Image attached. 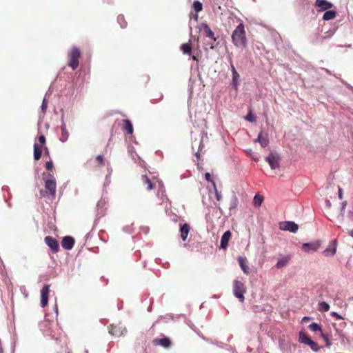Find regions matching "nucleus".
Masks as SVG:
<instances>
[{"label": "nucleus", "instance_id": "f257e3e1", "mask_svg": "<svg viewBox=\"0 0 353 353\" xmlns=\"http://www.w3.org/2000/svg\"><path fill=\"white\" fill-rule=\"evenodd\" d=\"M43 179L45 181V189L40 191V194L43 197H48L54 199L56 196L57 183L52 174L43 173Z\"/></svg>", "mask_w": 353, "mask_h": 353}, {"label": "nucleus", "instance_id": "f03ea898", "mask_svg": "<svg viewBox=\"0 0 353 353\" xmlns=\"http://www.w3.org/2000/svg\"><path fill=\"white\" fill-rule=\"evenodd\" d=\"M233 44L240 48H245L247 46V38L244 25L241 23L234 29L232 34Z\"/></svg>", "mask_w": 353, "mask_h": 353}, {"label": "nucleus", "instance_id": "7ed1b4c3", "mask_svg": "<svg viewBox=\"0 0 353 353\" xmlns=\"http://www.w3.org/2000/svg\"><path fill=\"white\" fill-rule=\"evenodd\" d=\"M81 51L77 47H72L68 54L69 62L68 65L74 70L79 66V58L81 57Z\"/></svg>", "mask_w": 353, "mask_h": 353}, {"label": "nucleus", "instance_id": "20e7f679", "mask_svg": "<svg viewBox=\"0 0 353 353\" xmlns=\"http://www.w3.org/2000/svg\"><path fill=\"white\" fill-rule=\"evenodd\" d=\"M246 292V288L244 283L240 281L234 280L233 281V292L234 295L241 301L243 302L245 297L244 294Z\"/></svg>", "mask_w": 353, "mask_h": 353}, {"label": "nucleus", "instance_id": "39448f33", "mask_svg": "<svg viewBox=\"0 0 353 353\" xmlns=\"http://www.w3.org/2000/svg\"><path fill=\"white\" fill-rule=\"evenodd\" d=\"M299 341L301 343L309 345L314 352H317L320 349V346L315 341H312L305 332H301L299 333Z\"/></svg>", "mask_w": 353, "mask_h": 353}, {"label": "nucleus", "instance_id": "423d86ee", "mask_svg": "<svg viewBox=\"0 0 353 353\" xmlns=\"http://www.w3.org/2000/svg\"><path fill=\"white\" fill-rule=\"evenodd\" d=\"M109 333L116 337H120L126 332L125 327L121 323L112 324L108 327Z\"/></svg>", "mask_w": 353, "mask_h": 353}, {"label": "nucleus", "instance_id": "0eeeda50", "mask_svg": "<svg viewBox=\"0 0 353 353\" xmlns=\"http://www.w3.org/2000/svg\"><path fill=\"white\" fill-rule=\"evenodd\" d=\"M265 160L270 164L272 169L274 170L279 167L281 157L276 152H271L266 158Z\"/></svg>", "mask_w": 353, "mask_h": 353}, {"label": "nucleus", "instance_id": "6e6552de", "mask_svg": "<svg viewBox=\"0 0 353 353\" xmlns=\"http://www.w3.org/2000/svg\"><path fill=\"white\" fill-rule=\"evenodd\" d=\"M50 285H45L41 290V306L45 307L48 303Z\"/></svg>", "mask_w": 353, "mask_h": 353}, {"label": "nucleus", "instance_id": "1a4fd4ad", "mask_svg": "<svg viewBox=\"0 0 353 353\" xmlns=\"http://www.w3.org/2000/svg\"><path fill=\"white\" fill-rule=\"evenodd\" d=\"M44 241L53 252L56 253L59 251V245L56 239L47 236L45 237Z\"/></svg>", "mask_w": 353, "mask_h": 353}, {"label": "nucleus", "instance_id": "9d476101", "mask_svg": "<svg viewBox=\"0 0 353 353\" xmlns=\"http://www.w3.org/2000/svg\"><path fill=\"white\" fill-rule=\"evenodd\" d=\"M314 6L318 8V12H321L330 9L333 4L326 0H316Z\"/></svg>", "mask_w": 353, "mask_h": 353}, {"label": "nucleus", "instance_id": "9b49d317", "mask_svg": "<svg viewBox=\"0 0 353 353\" xmlns=\"http://www.w3.org/2000/svg\"><path fill=\"white\" fill-rule=\"evenodd\" d=\"M74 245V239L72 237L70 236H66L63 238L61 241V245L64 249L68 250H71L73 248Z\"/></svg>", "mask_w": 353, "mask_h": 353}, {"label": "nucleus", "instance_id": "f8f14e48", "mask_svg": "<svg viewBox=\"0 0 353 353\" xmlns=\"http://www.w3.org/2000/svg\"><path fill=\"white\" fill-rule=\"evenodd\" d=\"M154 345H161L163 347L168 348L171 345V341L169 338L163 337L162 339H154L152 341Z\"/></svg>", "mask_w": 353, "mask_h": 353}, {"label": "nucleus", "instance_id": "ddd939ff", "mask_svg": "<svg viewBox=\"0 0 353 353\" xmlns=\"http://www.w3.org/2000/svg\"><path fill=\"white\" fill-rule=\"evenodd\" d=\"M320 247V243L319 241L314 243H304L302 246L303 250L306 252H315Z\"/></svg>", "mask_w": 353, "mask_h": 353}, {"label": "nucleus", "instance_id": "4468645a", "mask_svg": "<svg viewBox=\"0 0 353 353\" xmlns=\"http://www.w3.org/2000/svg\"><path fill=\"white\" fill-rule=\"evenodd\" d=\"M232 236V233L228 230L223 233L221 239L220 248L225 249L228 246V242Z\"/></svg>", "mask_w": 353, "mask_h": 353}, {"label": "nucleus", "instance_id": "2eb2a0df", "mask_svg": "<svg viewBox=\"0 0 353 353\" xmlns=\"http://www.w3.org/2000/svg\"><path fill=\"white\" fill-rule=\"evenodd\" d=\"M238 262H239V264L243 272L246 275L250 274V269H249V266L248 265L247 259L245 257L239 256L238 258Z\"/></svg>", "mask_w": 353, "mask_h": 353}, {"label": "nucleus", "instance_id": "dca6fc26", "mask_svg": "<svg viewBox=\"0 0 353 353\" xmlns=\"http://www.w3.org/2000/svg\"><path fill=\"white\" fill-rule=\"evenodd\" d=\"M181 238L185 241L190 230V225L188 223L180 224Z\"/></svg>", "mask_w": 353, "mask_h": 353}, {"label": "nucleus", "instance_id": "f3484780", "mask_svg": "<svg viewBox=\"0 0 353 353\" xmlns=\"http://www.w3.org/2000/svg\"><path fill=\"white\" fill-rule=\"evenodd\" d=\"M203 30L205 37H209L211 40L216 41L214 32L210 29L207 23L202 24Z\"/></svg>", "mask_w": 353, "mask_h": 353}, {"label": "nucleus", "instance_id": "a211bd4d", "mask_svg": "<svg viewBox=\"0 0 353 353\" xmlns=\"http://www.w3.org/2000/svg\"><path fill=\"white\" fill-rule=\"evenodd\" d=\"M230 67H231V71L232 73V84L236 87L239 84V74L237 72L234 65L232 63V61H230Z\"/></svg>", "mask_w": 353, "mask_h": 353}, {"label": "nucleus", "instance_id": "6ab92c4d", "mask_svg": "<svg viewBox=\"0 0 353 353\" xmlns=\"http://www.w3.org/2000/svg\"><path fill=\"white\" fill-rule=\"evenodd\" d=\"M122 129L123 130L126 131L128 134H132L133 133L132 124L128 119L123 120Z\"/></svg>", "mask_w": 353, "mask_h": 353}, {"label": "nucleus", "instance_id": "aec40b11", "mask_svg": "<svg viewBox=\"0 0 353 353\" xmlns=\"http://www.w3.org/2000/svg\"><path fill=\"white\" fill-rule=\"evenodd\" d=\"M142 183L144 185H146V190H151L154 188V184L150 181V179L148 177L147 175H141V177Z\"/></svg>", "mask_w": 353, "mask_h": 353}, {"label": "nucleus", "instance_id": "412c9836", "mask_svg": "<svg viewBox=\"0 0 353 353\" xmlns=\"http://www.w3.org/2000/svg\"><path fill=\"white\" fill-rule=\"evenodd\" d=\"M43 148L37 143L34 144V159L38 161L41 159Z\"/></svg>", "mask_w": 353, "mask_h": 353}, {"label": "nucleus", "instance_id": "4be33fe9", "mask_svg": "<svg viewBox=\"0 0 353 353\" xmlns=\"http://www.w3.org/2000/svg\"><path fill=\"white\" fill-rule=\"evenodd\" d=\"M96 168H101L105 165V158L103 155L97 156L93 160Z\"/></svg>", "mask_w": 353, "mask_h": 353}, {"label": "nucleus", "instance_id": "5701e85b", "mask_svg": "<svg viewBox=\"0 0 353 353\" xmlns=\"http://www.w3.org/2000/svg\"><path fill=\"white\" fill-rule=\"evenodd\" d=\"M181 50L185 54L190 55L192 53V45L190 41L188 43H183L181 46Z\"/></svg>", "mask_w": 353, "mask_h": 353}, {"label": "nucleus", "instance_id": "b1692460", "mask_svg": "<svg viewBox=\"0 0 353 353\" xmlns=\"http://www.w3.org/2000/svg\"><path fill=\"white\" fill-rule=\"evenodd\" d=\"M263 201V196L259 194H256L253 199V205L255 207L259 208L261 205Z\"/></svg>", "mask_w": 353, "mask_h": 353}, {"label": "nucleus", "instance_id": "393cba45", "mask_svg": "<svg viewBox=\"0 0 353 353\" xmlns=\"http://www.w3.org/2000/svg\"><path fill=\"white\" fill-rule=\"evenodd\" d=\"M336 15V12L333 10H326L323 16V19L325 21L333 19Z\"/></svg>", "mask_w": 353, "mask_h": 353}, {"label": "nucleus", "instance_id": "a878e982", "mask_svg": "<svg viewBox=\"0 0 353 353\" xmlns=\"http://www.w3.org/2000/svg\"><path fill=\"white\" fill-rule=\"evenodd\" d=\"M218 44L219 43L216 41H214V40H212L211 41L207 42L205 44L204 50L205 51H208L209 48L211 50H214L217 47Z\"/></svg>", "mask_w": 353, "mask_h": 353}, {"label": "nucleus", "instance_id": "bb28decb", "mask_svg": "<svg viewBox=\"0 0 353 353\" xmlns=\"http://www.w3.org/2000/svg\"><path fill=\"white\" fill-rule=\"evenodd\" d=\"M256 141L260 143L261 145L263 148L266 147L268 144V139L266 137H263L262 135V133H260L259 134Z\"/></svg>", "mask_w": 353, "mask_h": 353}, {"label": "nucleus", "instance_id": "cd10ccee", "mask_svg": "<svg viewBox=\"0 0 353 353\" xmlns=\"http://www.w3.org/2000/svg\"><path fill=\"white\" fill-rule=\"evenodd\" d=\"M299 229V225L294 221H288V232L295 233Z\"/></svg>", "mask_w": 353, "mask_h": 353}, {"label": "nucleus", "instance_id": "c85d7f7f", "mask_svg": "<svg viewBox=\"0 0 353 353\" xmlns=\"http://www.w3.org/2000/svg\"><path fill=\"white\" fill-rule=\"evenodd\" d=\"M238 204H239L238 198L235 194H234L230 201V210H231L232 209H234V210L236 209Z\"/></svg>", "mask_w": 353, "mask_h": 353}, {"label": "nucleus", "instance_id": "c756f323", "mask_svg": "<svg viewBox=\"0 0 353 353\" xmlns=\"http://www.w3.org/2000/svg\"><path fill=\"white\" fill-rule=\"evenodd\" d=\"M117 21L120 24V26L122 28H126V26H127V21H125V17H124L123 15L119 14L117 17Z\"/></svg>", "mask_w": 353, "mask_h": 353}, {"label": "nucleus", "instance_id": "7c9ffc66", "mask_svg": "<svg viewBox=\"0 0 353 353\" xmlns=\"http://www.w3.org/2000/svg\"><path fill=\"white\" fill-rule=\"evenodd\" d=\"M319 310L320 311L327 312L330 310V305L325 301H322L319 304Z\"/></svg>", "mask_w": 353, "mask_h": 353}, {"label": "nucleus", "instance_id": "2f4dec72", "mask_svg": "<svg viewBox=\"0 0 353 353\" xmlns=\"http://www.w3.org/2000/svg\"><path fill=\"white\" fill-rule=\"evenodd\" d=\"M192 7L196 12H199L203 10V5L199 1H194Z\"/></svg>", "mask_w": 353, "mask_h": 353}, {"label": "nucleus", "instance_id": "473e14b6", "mask_svg": "<svg viewBox=\"0 0 353 353\" xmlns=\"http://www.w3.org/2000/svg\"><path fill=\"white\" fill-rule=\"evenodd\" d=\"M157 194H161V200L162 203L164 202L165 201L168 200V197L165 194V190H164V187H163V185H161V187L159 188Z\"/></svg>", "mask_w": 353, "mask_h": 353}, {"label": "nucleus", "instance_id": "72a5a7b5", "mask_svg": "<svg viewBox=\"0 0 353 353\" xmlns=\"http://www.w3.org/2000/svg\"><path fill=\"white\" fill-rule=\"evenodd\" d=\"M308 328L312 332H322L321 326L316 323H312L308 326Z\"/></svg>", "mask_w": 353, "mask_h": 353}, {"label": "nucleus", "instance_id": "f704fd0d", "mask_svg": "<svg viewBox=\"0 0 353 353\" xmlns=\"http://www.w3.org/2000/svg\"><path fill=\"white\" fill-rule=\"evenodd\" d=\"M68 137V133L66 131L65 126H62L61 127V140L62 141H65L67 140Z\"/></svg>", "mask_w": 353, "mask_h": 353}, {"label": "nucleus", "instance_id": "c9c22d12", "mask_svg": "<svg viewBox=\"0 0 353 353\" xmlns=\"http://www.w3.org/2000/svg\"><path fill=\"white\" fill-rule=\"evenodd\" d=\"M336 246L334 245V247L332 248V250H330V248H327L326 250H324L323 253L325 254V256H328L330 252L331 255H334L336 253Z\"/></svg>", "mask_w": 353, "mask_h": 353}, {"label": "nucleus", "instance_id": "e433bc0d", "mask_svg": "<svg viewBox=\"0 0 353 353\" xmlns=\"http://www.w3.org/2000/svg\"><path fill=\"white\" fill-rule=\"evenodd\" d=\"M321 336L325 341L326 346L330 347L332 345V343L330 341L328 336L322 332L321 333Z\"/></svg>", "mask_w": 353, "mask_h": 353}, {"label": "nucleus", "instance_id": "4c0bfd02", "mask_svg": "<svg viewBox=\"0 0 353 353\" xmlns=\"http://www.w3.org/2000/svg\"><path fill=\"white\" fill-rule=\"evenodd\" d=\"M38 140H39V143H41L40 146H41L43 148L46 142L45 136L43 134L39 135Z\"/></svg>", "mask_w": 353, "mask_h": 353}, {"label": "nucleus", "instance_id": "58836bf2", "mask_svg": "<svg viewBox=\"0 0 353 353\" xmlns=\"http://www.w3.org/2000/svg\"><path fill=\"white\" fill-rule=\"evenodd\" d=\"M46 168L49 171H52L54 166L51 160L46 163Z\"/></svg>", "mask_w": 353, "mask_h": 353}, {"label": "nucleus", "instance_id": "ea45409f", "mask_svg": "<svg viewBox=\"0 0 353 353\" xmlns=\"http://www.w3.org/2000/svg\"><path fill=\"white\" fill-rule=\"evenodd\" d=\"M285 264H286V260L282 259V260H280L278 261V263H276V267L278 268H283V266H285Z\"/></svg>", "mask_w": 353, "mask_h": 353}, {"label": "nucleus", "instance_id": "a19ab883", "mask_svg": "<svg viewBox=\"0 0 353 353\" xmlns=\"http://www.w3.org/2000/svg\"><path fill=\"white\" fill-rule=\"evenodd\" d=\"M279 228L282 230H287V221H283L279 223Z\"/></svg>", "mask_w": 353, "mask_h": 353}, {"label": "nucleus", "instance_id": "79ce46f5", "mask_svg": "<svg viewBox=\"0 0 353 353\" xmlns=\"http://www.w3.org/2000/svg\"><path fill=\"white\" fill-rule=\"evenodd\" d=\"M245 119L249 121H254L255 120L254 116L251 113H249L245 117Z\"/></svg>", "mask_w": 353, "mask_h": 353}, {"label": "nucleus", "instance_id": "37998d69", "mask_svg": "<svg viewBox=\"0 0 353 353\" xmlns=\"http://www.w3.org/2000/svg\"><path fill=\"white\" fill-rule=\"evenodd\" d=\"M331 315H332V316L335 317L336 319H343L340 314H339L338 313H336L335 312H331Z\"/></svg>", "mask_w": 353, "mask_h": 353}, {"label": "nucleus", "instance_id": "c03bdc74", "mask_svg": "<svg viewBox=\"0 0 353 353\" xmlns=\"http://www.w3.org/2000/svg\"><path fill=\"white\" fill-rule=\"evenodd\" d=\"M46 108H47V102H46V100L44 99L43 100L42 105H41V109L43 112H46Z\"/></svg>", "mask_w": 353, "mask_h": 353}, {"label": "nucleus", "instance_id": "a18cd8bd", "mask_svg": "<svg viewBox=\"0 0 353 353\" xmlns=\"http://www.w3.org/2000/svg\"><path fill=\"white\" fill-rule=\"evenodd\" d=\"M215 196L217 201H220L221 199V194L216 189L215 190Z\"/></svg>", "mask_w": 353, "mask_h": 353}, {"label": "nucleus", "instance_id": "49530a36", "mask_svg": "<svg viewBox=\"0 0 353 353\" xmlns=\"http://www.w3.org/2000/svg\"><path fill=\"white\" fill-rule=\"evenodd\" d=\"M43 148L45 156L50 157V152H49L48 148L46 146H43Z\"/></svg>", "mask_w": 353, "mask_h": 353}, {"label": "nucleus", "instance_id": "de8ad7c7", "mask_svg": "<svg viewBox=\"0 0 353 353\" xmlns=\"http://www.w3.org/2000/svg\"><path fill=\"white\" fill-rule=\"evenodd\" d=\"M205 178L208 181L212 182V180L211 179V175L209 172L205 173Z\"/></svg>", "mask_w": 353, "mask_h": 353}, {"label": "nucleus", "instance_id": "09e8293b", "mask_svg": "<svg viewBox=\"0 0 353 353\" xmlns=\"http://www.w3.org/2000/svg\"><path fill=\"white\" fill-rule=\"evenodd\" d=\"M339 198L340 199H343V190L341 188L339 189Z\"/></svg>", "mask_w": 353, "mask_h": 353}, {"label": "nucleus", "instance_id": "8fccbe9b", "mask_svg": "<svg viewBox=\"0 0 353 353\" xmlns=\"http://www.w3.org/2000/svg\"><path fill=\"white\" fill-rule=\"evenodd\" d=\"M326 204H327V205L328 207H330V206H331V203H330V201L329 200H327V201H326Z\"/></svg>", "mask_w": 353, "mask_h": 353}, {"label": "nucleus", "instance_id": "3c124183", "mask_svg": "<svg viewBox=\"0 0 353 353\" xmlns=\"http://www.w3.org/2000/svg\"><path fill=\"white\" fill-rule=\"evenodd\" d=\"M192 59L194 60V61H199L198 59H197V57L196 56H193L192 57Z\"/></svg>", "mask_w": 353, "mask_h": 353}, {"label": "nucleus", "instance_id": "603ef678", "mask_svg": "<svg viewBox=\"0 0 353 353\" xmlns=\"http://www.w3.org/2000/svg\"><path fill=\"white\" fill-rule=\"evenodd\" d=\"M349 234L353 238V229L351 231H350Z\"/></svg>", "mask_w": 353, "mask_h": 353}, {"label": "nucleus", "instance_id": "864d4df0", "mask_svg": "<svg viewBox=\"0 0 353 353\" xmlns=\"http://www.w3.org/2000/svg\"><path fill=\"white\" fill-rule=\"evenodd\" d=\"M346 204H347V202H346V201L343 202V207H344V206H345V205H346Z\"/></svg>", "mask_w": 353, "mask_h": 353}, {"label": "nucleus", "instance_id": "5fc2aeb1", "mask_svg": "<svg viewBox=\"0 0 353 353\" xmlns=\"http://www.w3.org/2000/svg\"><path fill=\"white\" fill-rule=\"evenodd\" d=\"M307 319H308V318H307V317L303 318V320L307 321Z\"/></svg>", "mask_w": 353, "mask_h": 353}, {"label": "nucleus", "instance_id": "6e6d98bb", "mask_svg": "<svg viewBox=\"0 0 353 353\" xmlns=\"http://www.w3.org/2000/svg\"><path fill=\"white\" fill-rule=\"evenodd\" d=\"M307 319H308V318H307V317L303 318V320L307 321Z\"/></svg>", "mask_w": 353, "mask_h": 353}, {"label": "nucleus", "instance_id": "4d7b16f0", "mask_svg": "<svg viewBox=\"0 0 353 353\" xmlns=\"http://www.w3.org/2000/svg\"><path fill=\"white\" fill-rule=\"evenodd\" d=\"M197 17H198V16H197V14H196V15H195V19H196V20L197 19Z\"/></svg>", "mask_w": 353, "mask_h": 353}, {"label": "nucleus", "instance_id": "13d9d810", "mask_svg": "<svg viewBox=\"0 0 353 353\" xmlns=\"http://www.w3.org/2000/svg\"><path fill=\"white\" fill-rule=\"evenodd\" d=\"M92 162V160H90L88 163H90Z\"/></svg>", "mask_w": 353, "mask_h": 353}]
</instances>
